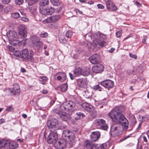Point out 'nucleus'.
<instances>
[{
  "label": "nucleus",
  "instance_id": "c756f323",
  "mask_svg": "<svg viewBox=\"0 0 149 149\" xmlns=\"http://www.w3.org/2000/svg\"><path fill=\"white\" fill-rule=\"evenodd\" d=\"M40 13L42 15H48L47 8L42 9L41 8H40Z\"/></svg>",
  "mask_w": 149,
  "mask_h": 149
},
{
  "label": "nucleus",
  "instance_id": "c85d7f7f",
  "mask_svg": "<svg viewBox=\"0 0 149 149\" xmlns=\"http://www.w3.org/2000/svg\"><path fill=\"white\" fill-rule=\"evenodd\" d=\"M106 6L107 9L111 10L112 7V1L111 0H108L106 2Z\"/></svg>",
  "mask_w": 149,
  "mask_h": 149
},
{
  "label": "nucleus",
  "instance_id": "5701e85b",
  "mask_svg": "<svg viewBox=\"0 0 149 149\" xmlns=\"http://www.w3.org/2000/svg\"><path fill=\"white\" fill-rule=\"evenodd\" d=\"M68 88L67 84L65 83L61 84L58 86L56 89L62 92H64L66 91Z\"/></svg>",
  "mask_w": 149,
  "mask_h": 149
},
{
  "label": "nucleus",
  "instance_id": "f257e3e1",
  "mask_svg": "<svg viewBox=\"0 0 149 149\" xmlns=\"http://www.w3.org/2000/svg\"><path fill=\"white\" fill-rule=\"evenodd\" d=\"M113 111H115V113H113V116H112V122H115L117 123L121 124L123 126L128 128L127 120L124 115L121 114L119 110V109L118 108V111L112 109V112ZM119 129V125L117 124L112 125V136H118L120 134Z\"/></svg>",
  "mask_w": 149,
  "mask_h": 149
},
{
  "label": "nucleus",
  "instance_id": "bf43d9fd",
  "mask_svg": "<svg viewBox=\"0 0 149 149\" xmlns=\"http://www.w3.org/2000/svg\"><path fill=\"white\" fill-rule=\"evenodd\" d=\"M5 122V120L4 119H0V124H2Z\"/></svg>",
  "mask_w": 149,
  "mask_h": 149
},
{
  "label": "nucleus",
  "instance_id": "338daca9",
  "mask_svg": "<svg viewBox=\"0 0 149 149\" xmlns=\"http://www.w3.org/2000/svg\"><path fill=\"white\" fill-rule=\"evenodd\" d=\"M47 91L46 90H44L42 91V93L43 94H46L47 93Z\"/></svg>",
  "mask_w": 149,
  "mask_h": 149
},
{
  "label": "nucleus",
  "instance_id": "4c0bfd02",
  "mask_svg": "<svg viewBox=\"0 0 149 149\" xmlns=\"http://www.w3.org/2000/svg\"><path fill=\"white\" fill-rule=\"evenodd\" d=\"M93 89L95 90H99L100 91H102L100 87L99 86V85H97L94 86L93 87Z\"/></svg>",
  "mask_w": 149,
  "mask_h": 149
},
{
  "label": "nucleus",
  "instance_id": "39448f33",
  "mask_svg": "<svg viewBox=\"0 0 149 149\" xmlns=\"http://www.w3.org/2000/svg\"><path fill=\"white\" fill-rule=\"evenodd\" d=\"M34 54V52L32 51L30 52V54L28 50L27 49H24L22 51L21 58L24 60H30L31 62H33L34 59L33 56Z\"/></svg>",
  "mask_w": 149,
  "mask_h": 149
},
{
  "label": "nucleus",
  "instance_id": "f3484780",
  "mask_svg": "<svg viewBox=\"0 0 149 149\" xmlns=\"http://www.w3.org/2000/svg\"><path fill=\"white\" fill-rule=\"evenodd\" d=\"M84 146V147L86 148V149H95L97 147V145H96L94 143L89 141H85Z\"/></svg>",
  "mask_w": 149,
  "mask_h": 149
},
{
  "label": "nucleus",
  "instance_id": "f704fd0d",
  "mask_svg": "<svg viewBox=\"0 0 149 149\" xmlns=\"http://www.w3.org/2000/svg\"><path fill=\"white\" fill-rule=\"evenodd\" d=\"M76 115L77 116L75 117V119L76 120H77L78 119H79V118H81V117H83V116L84 115V114L83 113H81L80 112L78 113H77L76 114Z\"/></svg>",
  "mask_w": 149,
  "mask_h": 149
},
{
  "label": "nucleus",
  "instance_id": "58836bf2",
  "mask_svg": "<svg viewBox=\"0 0 149 149\" xmlns=\"http://www.w3.org/2000/svg\"><path fill=\"white\" fill-rule=\"evenodd\" d=\"M20 19L21 20L24 22H28L29 21L28 18L24 17H21Z\"/></svg>",
  "mask_w": 149,
  "mask_h": 149
},
{
  "label": "nucleus",
  "instance_id": "4d7b16f0",
  "mask_svg": "<svg viewBox=\"0 0 149 149\" xmlns=\"http://www.w3.org/2000/svg\"><path fill=\"white\" fill-rule=\"evenodd\" d=\"M127 139V137L126 136L125 137H124V138H122L121 139H120V142L123 141L125 140L126 139Z\"/></svg>",
  "mask_w": 149,
  "mask_h": 149
},
{
  "label": "nucleus",
  "instance_id": "4468645a",
  "mask_svg": "<svg viewBox=\"0 0 149 149\" xmlns=\"http://www.w3.org/2000/svg\"><path fill=\"white\" fill-rule=\"evenodd\" d=\"M55 77L56 78L57 80L60 81L61 82H63L66 79V74L63 72H59L56 73Z\"/></svg>",
  "mask_w": 149,
  "mask_h": 149
},
{
  "label": "nucleus",
  "instance_id": "dca6fc26",
  "mask_svg": "<svg viewBox=\"0 0 149 149\" xmlns=\"http://www.w3.org/2000/svg\"><path fill=\"white\" fill-rule=\"evenodd\" d=\"M81 106L85 110L89 112L93 113L94 111V107L87 103H83Z\"/></svg>",
  "mask_w": 149,
  "mask_h": 149
},
{
  "label": "nucleus",
  "instance_id": "6e6552de",
  "mask_svg": "<svg viewBox=\"0 0 149 149\" xmlns=\"http://www.w3.org/2000/svg\"><path fill=\"white\" fill-rule=\"evenodd\" d=\"M105 43V42L104 41H101L99 43V40L95 39L93 40L92 43L91 42L88 43V45L90 44L91 45L90 48L92 49L94 51H96L100 49L99 45L100 47H103Z\"/></svg>",
  "mask_w": 149,
  "mask_h": 149
},
{
  "label": "nucleus",
  "instance_id": "8fccbe9b",
  "mask_svg": "<svg viewBox=\"0 0 149 149\" xmlns=\"http://www.w3.org/2000/svg\"><path fill=\"white\" fill-rule=\"evenodd\" d=\"M59 40L62 43H65L66 42L67 40L66 39H59Z\"/></svg>",
  "mask_w": 149,
  "mask_h": 149
},
{
  "label": "nucleus",
  "instance_id": "774afa93",
  "mask_svg": "<svg viewBox=\"0 0 149 149\" xmlns=\"http://www.w3.org/2000/svg\"><path fill=\"white\" fill-rule=\"evenodd\" d=\"M54 103V100H52L50 102V105L51 106Z\"/></svg>",
  "mask_w": 149,
  "mask_h": 149
},
{
  "label": "nucleus",
  "instance_id": "13d9d810",
  "mask_svg": "<svg viewBox=\"0 0 149 149\" xmlns=\"http://www.w3.org/2000/svg\"><path fill=\"white\" fill-rule=\"evenodd\" d=\"M40 83L43 85L45 84H46V82H47L46 81H45L42 80H40Z\"/></svg>",
  "mask_w": 149,
  "mask_h": 149
},
{
  "label": "nucleus",
  "instance_id": "6e6d98bb",
  "mask_svg": "<svg viewBox=\"0 0 149 149\" xmlns=\"http://www.w3.org/2000/svg\"><path fill=\"white\" fill-rule=\"evenodd\" d=\"M23 0H18L17 3L19 5L23 3Z\"/></svg>",
  "mask_w": 149,
  "mask_h": 149
},
{
  "label": "nucleus",
  "instance_id": "e433bc0d",
  "mask_svg": "<svg viewBox=\"0 0 149 149\" xmlns=\"http://www.w3.org/2000/svg\"><path fill=\"white\" fill-rule=\"evenodd\" d=\"M22 52H21L20 51H16L15 53L14 54L15 56L17 57H21Z\"/></svg>",
  "mask_w": 149,
  "mask_h": 149
},
{
  "label": "nucleus",
  "instance_id": "aec40b11",
  "mask_svg": "<svg viewBox=\"0 0 149 149\" xmlns=\"http://www.w3.org/2000/svg\"><path fill=\"white\" fill-rule=\"evenodd\" d=\"M78 85L80 87L86 88L87 84V80L86 79H79L77 80Z\"/></svg>",
  "mask_w": 149,
  "mask_h": 149
},
{
  "label": "nucleus",
  "instance_id": "de8ad7c7",
  "mask_svg": "<svg viewBox=\"0 0 149 149\" xmlns=\"http://www.w3.org/2000/svg\"><path fill=\"white\" fill-rule=\"evenodd\" d=\"M116 36L117 37H120L121 35V33L120 31H118L116 33Z\"/></svg>",
  "mask_w": 149,
  "mask_h": 149
},
{
  "label": "nucleus",
  "instance_id": "ddd939ff",
  "mask_svg": "<svg viewBox=\"0 0 149 149\" xmlns=\"http://www.w3.org/2000/svg\"><path fill=\"white\" fill-rule=\"evenodd\" d=\"M89 61L93 64L97 63L100 61V56L97 54H93L90 57Z\"/></svg>",
  "mask_w": 149,
  "mask_h": 149
},
{
  "label": "nucleus",
  "instance_id": "b1692460",
  "mask_svg": "<svg viewBox=\"0 0 149 149\" xmlns=\"http://www.w3.org/2000/svg\"><path fill=\"white\" fill-rule=\"evenodd\" d=\"M33 46L36 47L37 49H39L42 46V44L41 42L38 41L37 39L32 41Z\"/></svg>",
  "mask_w": 149,
  "mask_h": 149
},
{
  "label": "nucleus",
  "instance_id": "ea45409f",
  "mask_svg": "<svg viewBox=\"0 0 149 149\" xmlns=\"http://www.w3.org/2000/svg\"><path fill=\"white\" fill-rule=\"evenodd\" d=\"M40 78L42 79V80L46 81L48 80V78L47 77L44 76H40Z\"/></svg>",
  "mask_w": 149,
  "mask_h": 149
},
{
  "label": "nucleus",
  "instance_id": "3c124183",
  "mask_svg": "<svg viewBox=\"0 0 149 149\" xmlns=\"http://www.w3.org/2000/svg\"><path fill=\"white\" fill-rule=\"evenodd\" d=\"M117 8L115 5L112 3V11H116L117 10Z\"/></svg>",
  "mask_w": 149,
  "mask_h": 149
},
{
  "label": "nucleus",
  "instance_id": "a878e982",
  "mask_svg": "<svg viewBox=\"0 0 149 149\" xmlns=\"http://www.w3.org/2000/svg\"><path fill=\"white\" fill-rule=\"evenodd\" d=\"M60 16L59 15L52 16L49 18V19L52 22L56 21L60 18Z\"/></svg>",
  "mask_w": 149,
  "mask_h": 149
},
{
  "label": "nucleus",
  "instance_id": "f8f14e48",
  "mask_svg": "<svg viewBox=\"0 0 149 149\" xmlns=\"http://www.w3.org/2000/svg\"><path fill=\"white\" fill-rule=\"evenodd\" d=\"M3 148L6 149H14L16 147L14 143L6 140H1Z\"/></svg>",
  "mask_w": 149,
  "mask_h": 149
},
{
  "label": "nucleus",
  "instance_id": "37998d69",
  "mask_svg": "<svg viewBox=\"0 0 149 149\" xmlns=\"http://www.w3.org/2000/svg\"><path fill=\"white\" fill-rule=\"evenodd\" d=\"M130 56L131 57L134 58V59H136L137 58V56L135 54H133L132 53H130Z\"/></svg>",
  "mask_w": 149,
  "mask_h": 149
},
{
  "label": "nucleus",
  "instance_id": "473e14b6",
  "mask_svg": "<svg viewBox=\"0 0 149 149\" xmlns=\"http://www.w3.org/2000/svg\"><path fill=\"white\" fill-rule=\"evenodd\" d=\"M47 9L48 12V15H51L55 11L54 8L52 7L47 8Z\"/></svg>",
  "mask_w": 149,
  "mask_h": 149
},
{
  "label": "nucleus",
  "instance_id": "2f4dec72",
  "mask_svg": "<svg viewBox=\"0 0 149 149\" xmlns=\"http://www.w3.org/2000/svg\"><path fill=\"white\" fill-rule=\"evenodd\" d=\"M96 145H97V147L95 149H104L105 147L107 146V145L105 143L101 144L99 146L97 144H96Z\"/></svg>",
  "mask_w": 149,
  "mask_h": 149
},
{
  "label": "nucleus",
  "instance_id": "7ed1b4c3",
  "mask_svg": "<svg viewBox=\"0 0 149 149\" xmlns=\"http://www.w3.org/2000/svg\"><path fill=\"white\" fill-rule=\"evenodd\" d=\"M75 107V103L72 101H70L63 103L58 108L62 111H71Z\"/></svg>",
  "mask_w": 149,
  "mask_h": 149
},
{
  "label": "nucleus",
  "instance_id": "603ef678",
  "mask_svg": "<svg viewBox=\"0 0 149 149\" xmlns=\"http://www.w3.org/2000/svg\"><path fill=\"white\" fill-rule=\"evenodd\" d=\"M133 72V71L132 70H127V74L129 75H130L132 74Z\"/></svg>",
  "mask_w": 149,
  "mask_h": 149
},
{
  "label": "nucleus",
  "instance_id": "052dcab7",
  "mask_svg": "<svg viewBox=\"0 0 149 149\" xmlns=\"http://www.w3.org/2000/svg\"><path fill=\"white\" fill-rule=\"evenodd\" d=\"M76 12L77 13H78L80 14H82V13L81 11H80L78 9L76 10Z\"/></svg>",
  "mask_w": 149,
  "mask_h": 149
},
{
  "label": "nucleus",
  "instance_id": "680f3d73",
  "mask_svg": "<svg viewBox=\"0 0 149 149\" xmlns=\"http://www.w3.org/2000/svg\"><path fill=\"white\" fill-rule=\"evenodd\" d=\"M94 1H91L88 2V3L89 4H92L94 3Z\"/></svg>",
  "mask_w": 149,
  "mask_h": 149
},
{
  "label": "nucleus",
  "instance_id": "cd10ccee",
  "mask_svg": "<svg viewBox=\"0 0 149 149\" xmlns=\"http://www.w3.org/2000/svg\"><path fill=\"white\" fill-rule=\"evenodd\" d=\"M49 0H42L40 3V6H45L49 4Z\"/></svg>",
  "mask_w": 149,
  "mask_h": 149
},
{
  "label": "nucleus",
  "instance_id": "0eeeda50",
  "mask_svg": "<svg viewBox=\"0 0 149 149\" xmlns=\"http://www.w3.org/2000/svg\"><path fill=\"white\" fill-rule=\"evenodd\" d=\"M93 124L96 126L104 130H106L108 128V126L106 124L105 120L103 119H96L94 121Z\"/></svg>",
  "mask_w": 149,
  "mask_h": 149
},
{
  "label": "nucleus",
  "instance_id": "1a4fd4ad",
  "mask_svg": "<svg viewBox=\"0 0 149 149\" xmlns=\"http://www.w3.org/2000/svg\"><path fill=\"white\" fill-rule=\"evenodd\" d=\"M51 133H50L47 139V141L49 144L53 143H54L56 142L58 138L57 131H54L53 130H50Z\"/></svg>",
  "mask_w": 149,
  "mask_h": 149
},
{
  "label": "nucleus",
  "instance_id": "a18cd8bd",
  "mask_svg": "<svg viewBox=\"0 0 149 149\" xmlns=\"http://www.w3.org/2000/svg\"><path fill=\"white\" fill-rule=\"evenodd\" d=\"M97 6L100 9H103L104 8V6L101 4H98L97 5Z\"/></svg>",
  "mask_w": 149,
  "mask_h": 149
},
{
  "label": "nucleus",
  "instance_id": "7c9ffc66",
  "mask_svg": "<svg viewBox=\"0 0 149 149\" xmlns=\"http://www.w3.org/2000/svg\"><path fill=\"white\" fill-rule=\"evenodd\" d=\"M50 1L54 6H58L60 3L59 0H50Z\"/></svg>",
  "mask_w": 149,
  "mask_h": 149
},
{
  "label": "nucleus",
  "instance_id": "393cba45",
  "mask_svg": "<svg viewBox=\"0 0 149 149\" xmlns=\"http://www.w3.org/2000/svg\"><path fill=\"white\" fill-rule=\"evenodd\" d=\"M82 70L81 68H78L74 71V74L75 77H77L81 75Z\"/></svg>",
  "mask_w": 149,
  "mask_h": 149
},
{
  "label": "nucleus",
  "instance_id": "72a5a7b5",
  "mask_svg": "<svg viewBox=\"0 0 149 149\" xmlns=\"http://www.w3.org/2000/svg\"><path fill=\"white\" fill-rule=\"evenodd\" d=\"M72 32L70 31H67L65 33L66 36L68 38H70L72 35Z\"/></svg>",
  "mask_w": 149,
  "mask_h": 149
},
{
  "label": "nucleus",
  "instance_id": "2eb2a0df",
  "mask_svg": "<svg viewBox=\"0 0 149 149\" xmlns=\"http://www.w3.org/2000/svg\"><path fill=\"white\" fill-rule=\"evenodd\" d=\"M104 69V66L102 64H98L93 66L92 70L94 72L99 73L102 72L103 70Z\"/></svg>",
  "mask_w": 149,
  "mask_h": 149
},
{
  "label": "nucleus",
  "instance_id": "9d476101",
  "mask_svg": "<svg viewBox=\"0 0 149 149\" xmlns=\"http://www.w3.org/2000/svg\"><path fill=\"white\" fill-rule=\"evenodd\" d=\"M58 124V121L55 118H52L48 121L47 126L50 130H53L54 131H57L58 128L56 126Z\"/></svg>",
  "mask_w": 149,
  "mask_h": 149
},
{
  "label": "nucleus",
  "instance_id": "4be33fe9",
  "mask_svg": "<svg viewBox=\"0 0 149 149\" xmlns=\"http://www.w3.org/2000/svg\"><path fill=\"white\" fill-rule=\"evenodd\" d=\"M100 84L102 85L109 90L111 87L112 81L110 80H107L101 82Z\"/></svg>",
  "mask_w": 149,
  "mask_h": 149
},
{
  "label": "nucleus",
  "instance_id": "09e8293b",
  "mask_svg": "<svg viewBox=\"0 0 149 149\" xmlns=\"http://www.w3.org/2000/svg\"><path fill=\"white\" fill-rule=\"evenodd\" d=\"M13 107H12L10 106L8 107L6 109V110L7 111H11L13 109Z\"/></svg>",
  "mask_w": 149,
  "mask_h": 149
},
{
  "label": "nucleus",
  "instance_id": "20e7f679",
  "mask_svg": "<svg viewBox=\"0 0 149 149\" xmlns=\"http://www.w3.org/2000/svg\"><path fill=\"white\" fill-rule=\"evenodd\" d=\"M65 111H62L59 108H57L54 110V112L59 115L62 120L64 121H67L70 119V116L69 115L64 112Z\"/></svg>",
  "mask_w": 149,
  "mask_h": 149
},
{
  "label": "nucleus",
  "instance_id": "c9c22d12",
  "mask_svg": "<svg viewBox=\"0 0 149 149\" xmlns=\"http://www.w3.org/2000/svg\"><path fill=\"white\" fill-rule=\"evenodd\" d=\"M11 16L12 17L16 19L20 17L19 14L17 13H13L12 14Z\"/></svg>",
  "mask_w": 149,
  "mask_h": 149
},
{
  "label": "nucleus",
  "instance_id": "69168bd1",
  "mask_svg": "<svg viewBox=\"0 0 149 149\" xmlns=\"http://www.w3.org/2000/svg\"><path fill=\"white\" fill-rule=\"evenodd\" d=\"M146 38H144L142 40V42L143 43H144V44H146Z\"/></svg>",
  "mask_w": 149,
  "mask_h": 149
},
{
  "label": "nucleus",
  "instance_id": "c03bdc74",
  "mask_svg": "<svg viewBox=\"0 0 149 149\" xmlns=\"http://www.w3.org/2000/svg\"><path fill=\"white\" fill-rule=\"evenodd\" d=\"M10 1V0H2V2L4 4H7L9 3Z\"/></svg>",
  "mask_w": 149,
  "mask_h": 149
},
{
  "label": "nucleus",
  "instance_id": "412c9836",
  "mask_svg": "<svg viewBox=\"0 0 149 149\" xmlns=\"http://www.w3.org/2000/svg\"><path fill=\"white\" fill-rule=\"evenodd\" d=\"M100 136V133L99 132L96 131L93 132L91 135V141H95L97 140Z\"/></svg>",
  "mask_w": 149,
  "mask_h": 149
},
{
  "label": "nucleus",
  "instance_id": "423d86ee",
  "mask_svg": "<svg viewBox=\"0 0 149 149\" xmlns=\"http://www.w3.org/2000/svg\"><path fill=\"white\" fill-rule=\"evenodd\" d=\"M7 36L10 43L11 45L15 46L17 44L16 42L17 40V36L16 33L14 31H10L8 32Z\"/></svg>",
  "mask_w": 149,
  "mask_h": 149
},
{
  "label": "nucleus",
  "instance_id": "0e129e2a",
  "mask_svg": "<svg viewBox=\"0 0 149 149\" xmlns=\"http://www.w3.org/2000/svg\"><path fill=\"white\" fill-rule=\"evenodd\" d=\"M21 71L22 72H26V70L24 68H22L21 69Z\"/></svg>",
  "mask_w": 149,
  "mask_h": 149
},
{
  "label": "nucleus",
  "instance_id": "9b49d317",
  "mask_svg": "<svg viewBox=\"0 0 149 149\" xmlns=\"http://www.w3.org/2000/svg\"><path fill=\"white\" fill-rule=\"evenodd\" d=\"M66 145V142L64 139H59L54 143L55 147L58 149H63Z\"/></svg>",
  "mask_w": 149,
  "mask_h": 149
},
{
  "label": "nucleus",
  "instance_id": "6ab92c4d",
  "mask_svg": "<svg viewBox=\"0 0 149 149\" xmlns=\"http://www.w3.org/2000/svg\"><path fill=\"white\" fill-rule=\"evenodd\" d=\"M20 87L17 84H14L13 85V89L11 91V93L13 95H19L20 93Z\"/></svg>",
  "mask_w": 149,
  "mask_h": 149
},
{
  "label": "nucleus",
  "instance_id": "49530a36",
  "mask_svg": "<svg viewBox=\"0 0 149 149\" xmlns=\"http://www.w3.org/2000/svg\"><path fill=\"white\" fill-rule=\"evenodd\" d=\"M143 141L146 143H147L148 142V139L146 136H142Z\"/></svg>",
  "mask_w": 149,
  "mask_h": 149
},
{
  "label": "nucleus",
  "instance_id": "e2e57ef3",
  "mask_svg": "<svg viewBox=\"0 0 149 149\" xmlns=\"http://www.w3.org/2000/svg\"><path fill=\"white\" fill-rule=\"evenodd\" d=\"M44 53L46 56H48L49 55V52L47 51H45L44 52Z\"/></svg>",
  "mask_w": 149,
  "mask_h": 149
},
{
  "label": "nucleus",
  "instance_id": "864d4df0",
  "mask_svg": "<svg viewBox=\"0 0 149 149\" xmlns=\"http://www.w3.org/2000/svg\"><path fill=\"white\" fill-rule=\"evenodd\" d=\"M69 75L71 79H72V80L73 79H74V76L73 75V74L70 72L69 73Z\"/></svg>",
  "mask_w": 149,
  "mask_h": 149
},
{
  "label": "nucleus",
  "instance_id": "a19ab883",
  "mask_svg": "<svg viewBox=\"0 0 149 149\" xmlns=\"http://www.w3.org/2000/svg\"><path fill=\"white\" fill-rule=\"evenodd\" d=\"M47 33L45 32L44 33H41L40 34V36L42 38H46L47 36Z\"/></svg>",
  "mask_w": 149,
  "mask_h": 149
},
{
  "label": "nucleus",
  "instance_id": "bb28decb",
  "mask_svg": "<svg viewBox=\"0 0 149 149\" xmlns=\"http://www.w3.org/2000/svg\"><path fill=\"white\" fill-rule=\"evenodd\" d=\"M81 75L84 76H88L90 74V70L89 69H85L82 70Z\"/></svg>",
  "mask_w": 149,
  "mask_h": 149
},
{
  "label": "nucleus",
  "instance_id": "5fc2aeb1",
  "mask_svg": "<svg viewBox=\"0 0 149 149\" xmlns=\"http://www.w3.org/2000/svg\"><path fill=\"white\" fill-rule=\"evenodd\" d=\"M135 3L138 6H141V4L137 1H136Z\"/></svg>",
  "mask_w": 149,
  "mask_h": 149
},
{
  "label": "nucleus",
  "instance_id": "f03ea898",
  "mask_svg": "<svg viewBox=\"0 0 149 149\" xmlns=\"http://www.w3.org/2000/svg\"><path fill=\"white\" fill-rule=\"evenodd\" d=\"M62 136L64 139H69L67 143L69 147H73L75 141V136L72 132L68 130H64L63 132Z\"/></svg>",
  "mask_w": 149,
  "mask_h": 149
},
{
  "label": "nucleus",
  "instance_id": "79ce46f5",
  "mask_svg": "<svg viewBox=\"0 0 149 149\" xmlns=\"http://www.w3.org/2000/svg\"><path fill=\"white\" fill-rule=\"evenodd\" d=\"M9 50L11 52H14L15 51V49L13 47L11 46H9L8 47Z\"/></svg>",
  "mask_w": 149,
  "mask_h": 149
},
{
  "label": "nucleus",
  "instance_id": "a211bd4d",
  "mask_svg": "<svg viewBox=\"0 0 149 149\" xmlns=\"http://www.w3.org/2000/svg\"><path fill=\"white\" fill-rule=\"evenodd\" d=\"M19 33L21 36H22L24 38L26 37V33L27 29L25 26L21 24L20 25L19 28Z\"/></svg>",
  "mask_w": 149,
  "mask_h": 149
}]
</instances>
